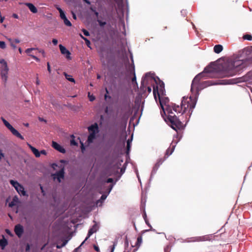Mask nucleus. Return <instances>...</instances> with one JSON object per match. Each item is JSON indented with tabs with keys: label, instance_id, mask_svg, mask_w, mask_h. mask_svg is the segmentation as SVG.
Instances as JSON below:
<instances>
[{
	"label": "nucleus",
	"instance_id": "obj_1",
	"mask_svg": "<svg viewBox=\"0 0 252 252\" xmlns=\"http://www.w3.org/2000/svg\"><path fill=\"white\" fill-rule=\"evenodd\" d=\"M252 63V58H249L245 60L237 61L231 63L222 69L217 71L212 65L206 67L203 71L198 74L193 79L191 86V91L195 90L198 94L199 91V83L202 79L213 77H228L236 75L239 70L249 63Z\"/></svg>",
	"mask_w": 252,
	"mask_h": 252
},
{
	"label": "nucleus",
	"instance_id": "obj_2",
	"mask_svg": "<svg viewBox=\"0 0 252 252\" xmlns=\"http://www.w3.org/2000/svg\"><path fill=\"white\" fill-rule=\"evenodd\" d=\"M149 74L150 73H147L145 74V77L142 78L141 83V89L144 90L145 84H147L148 82L151 83L152 82H155L157 85H153V94L156 99H157V94L160 99V95L164 94V84L158 77H157L158 81L156 78L153 77L148 78Z\"/></svg>",
	"mask_w": 252,
	"mask_h": 252
},
{
	"label": "nucleus",
	"instance_id": "obj_3",
	"mask_svg": "<svg viewBox=\"0 0 252 252\" xmlns=\"http://www.w3.org/2000/svg\"><path fill=\"white\" fill-rule=\"evenodd\" d=\"M198 95V94L195 93L193 96H184L183 97L181 103L182 104V107H184V112H186L187 110L189 109V115L191 114L193 109L196 105Z\"/></svg>",
	"mask_w": 252,
	"mask_h": 252
},
{
	"label": "nucleus",
	"instance_id": "obj_4",
	"mask_svg": "<svg viewBox=\"0 0 252 252\" xmlns=\"http://www.w3.org/2000/svg\"><path fill=\"white\" fill-rule=\"evenodd\" d=\"M168 113V115L167 117V121L170 123L171 127L177 130V129H183L184 127L183 124L178 119V118L175 116L173 112H172V110H167Z\"/></svg>",
	"mask_w": 252,
	"mask_h": 252
},
{
	"label": "nucleus",
	"instance_id": "obj_5",
	"mask_svg": "<svg viewBox=\"0 0 252 252\" xmlns=\"http://www.w3.org/2000/svg\"><path fill=\"white\" fill-rule=\"evenodd\" d=\"M0 69L1 79L5 84L7 79L8 68L6 61L4 59H0Z\"/></svg>",
	"mask_w": 252,
	"mask_h": 252
},
{
	"label": "nucleus",
	"instance_id": "obj_6",
	"mask_svg": "<svg viewBox=\"0 0 252 252\" xmlns=\"http://www.w3.org/2000/svg\"><path fill=\"white\" fill-rule=\"evenodd\" d=\"M98 229L97 224L95 223L89 230L87 237L85 240L82 243L80 246H81L87 241L89 237L94 233L96 232Z\"/></svg>",
	"mask_w": 252,
	"mask_h": 252
},
{
	"label": "nucleus",
	"instance_id": "obj_7",
	"mask_svg": "<svg viewBox=\"0 0 252 252\" xmlns=\"http://www.w3.org/2000/svg\"><path fill=\"white\" fill-rule=\"evenodd\" d=\"M211 236L210 235H205L200 237H195L192 238V242H200L211 240Z\"/></svg>",
	"mask_w": 252,
	"mask_h": 252
},
{
	"label": "nucleus",
	"instance_id": "obj_8",
	"mask_svg": "<svg viewBox=\"0 0 252 252\" xmlns=\"http://www.w3.org/2000/svg\"><path fill=\"white\" fill-rule=\"evenodd\" d=\"M59 48H60L61 53L63 55H65V57L66 59H67L68 60H70L71 59V57H70L71 53H70V52L68 50H67L66 48L65 47H64L63 45H62V44L59 45Z\"/></svg>",
	"mask_w": 252,
	"mask_h": 252
},
{
	"label": "nucleus",
	"instance_id": "obj_9",
	"mask_svg": "<svg viewBox=\"0 0 252 252\" xmlns=\"http://www.w3.org/2000/svg\"><path fill=\"white\" fill-rule=\"evenodd\" d=\"M172 109L177 113H182L183 114L186 112H184V107H182V104L181 103V106L176 105V104H172Z\"/></svg>",
	"mask_w": 252,
	"mask_h": 252
},
{
	"label": "nucleus",
	"instance_id": "obj_10",
	"mask_svg": "<svg viewBox=\"0 0 252 252\" xmlns=\"http://www.w3.org/2000/svg\"><path fill=\"white\" fill-rule=\"evenodd\" d=\"M52 146L55 149L58 151L59 152L63 154L65 153V150L57 142L53 141Z\"/></svg>",
	"mask_w": 252,
	"mask_h": 252
},
{
	"label": "nucleus",
	"instance_id": "obj_11",
	"mask_svg": "<svg viewBox=\"0 0 252 252\" xmlns=\"http://www.w3.org/2000/svg\"><path fill=\"white\" fill-rule=\"evenodd\" d=\"M64 170L63 169H62L59 171L56 172L55 174H53L54 179H57L59 182H61V179L63 178L64 177Z\"/></svg>",
	"mask_w": 252,
	"mask_h": 252
},
{
	"label": "nucleus",
	"instance_id": "obj_12",
	"mask_svg": "<svg viewBox=\"0 0 252 252\" xmlns=\"http://www.w3.org/2000/svg\"><path fill=\"white\" fill-rule=\"evenodd\" d=\"M88 130L90 133H92L94 134H96L99 132L98 126L97 123H94V124L91 125L90 126L88 127Z\"/></svg>",
	"mask_w": 252,
	"mask_h": 252
},
{
	"label": "nucleus",
	"instance_id": "obj_13",
	"mask_svg": "<svg viewBox=\"0 0 252 252\" xmlns=\"http://www.w3.org/2000/svg\"><path fill=\"white\" fill-rule=\"evenodd\" d=\"M1 120L3 122L4 125L8 128L11 132L16 135V129H15L6 120L3 118L1 117Z\"/></svg>",
	"mask_w": 252,
	"mask_h": 252
},
{
	"label": "nucleus",
	"instance_id": "obj_14",
	"mask_svg": "<svg viewBox=\"0 0 252 252\" xmlns=\"http://www.w3.org/2000/svg\"><path fill=\"white\" fill-rule=\"evenodd\" d=\"M17 192L24 196L26 195V192L24 190V188L18 182H17Z\"/></svg>",
	"mask_w": 252,
	"mask_h": 252
},
{
	"label": "nucleus",
	"instance_id": "obj_15",
	"mask_svg": "<svg viewBox=\"0 0 252 252\" xmlns=\"http://www.w3.org/2000/svg\"><path fill=\"white\" fill-rule=\"evenodd\" d=\"M28 145L36 158L40 157V152L37 149L32 146L30 144H28Z\"/></svg>",
	"mask_w": 252,
	"mask_h": 252
},
{
	"label": "nucleus",
	"instance_id": "obj_16",
	"mask_svg": "<svg viewBox=\"0 0 252 252\" xmlns=\"http://www.w3.org/2000/svg\"><path fill=\"white\" fill-rule=\"evenodd\" d=\"M175 149V146H172L168 148L166 151L164 158H167L170 155L172 154Z\"/></svg>",
	"mask_w": 252,
	"mask_h": 252
},
{
	"label": "nucleus",
	"instance_id": "obj_17",
	"mask_svg": "<svg viewBox=\"0 0 252 252\" xmlns=\"http://www.w3.org/2000/svg\"><path fill=\"white\" fill-rule=\"evenodd\" d=\"M27 6L28 7L29 9L33 13H36L37 12V8L34 6V5L31 3H27Z\"/></svg>",
	"mask_w": 252,
	"mask_h": 252
},
{
	"label": "nucleus",
	"instance_id": "obj_18",
	"mask_svg": "<svg viewBox=\"0 0 252 252\" xmlns=\"http://www.w3.org/2000/svg\"><path fill=\"white\" fill-rule=\"evenodd\" d=\"M23 232V228L21 224H17V236L20 237Z\"/></svg>",
	"mask_w": 252,
	"mask_h": 252
},
{
	"label": "nucleus",
	"instance_id": "obj_19",
	"mask_svg": "<svg viewBox=\"0 0 252 252\" xmlns=\"http://www.w3.org/2000/svg\"><path fill=\"white\" fill-rule=\"evenodd\" d=\"M7 244V240L2 235V239L0 240V247L1 248V249L3 250Z\"/></svg>",
	"mask_w": 252,
	"mask_h": 252
},
{
	"label": "nucleus",
	"instance_id": "obj_20",
	"mask_svg": "<svg viewBox=\"0 0 252 252\" xmlns=\"http://www.w3.org/2000/svg\"><path fill=\"white\" fill-rule=\"evenodd\" d=\"M222 50L223 47L220 44L216 45L214 47V51L217 54L220 53Z\"/></svg>",
	"mask_w": 252,
	"mask_h": 252
},
{
	"label": "nucleus",
	"instance_id": "obj_21",
	"mask_svg": "<svg viewBox=\"0 0 252 252\" xmlns=\"http://www.w3.org/2000/svg\"><path fill=\"white\" fill-rule=\"evenodd\" d=\"M95 134L92 133H90L87 139V142L89 144L93 143L94 140L95 138Z\"/></svg>",
	"mask_w": 252,
	"mask_h": 252
},
{
	"label": "nucleus",
	"instance_id": "obj_22",
	"mask_svg": "<svg viewBox=\"0 0 252 252\" xmlns=\"http://www.w3.org/2000/svg\"><path fill=\"white\" fill-rule=\"evenodd\" d=\"M128 72L131 74H134L135 73V69L134 65L133 64L130 65L128 68Z\"/></svg>",
	"mask_w": 252,
	"mask_h": 252
},
{
	"label": "nucleus",
	"instance_id": "obj_23",
	"mask_svg": "<svg viewBox=\"0 0 252 252\" xmlns=\"http://www.w3.org/2000/svg\"><path fill=\"white\" fill-rule=\"evenodd\" d=\"M142 242V236H139L137 239V242L135 244V246L137 248H139Z\"/></svg>",
	"mask_w": 252,
	"mask_h": 252
},
{
	"label": "nucleus",
	"instance_id": "obj_24",
	"mask_svg": "<svg viewBox=\"0 0 252 252\" xmlns=\"http://www.w3.org/2000/svg\"><path fill=\"white\" fill-rule=\"evenodd\" d=\"M64 73L65 78L67 80H68L69 81L71 82H74V83L75 82L74 79L71 76L67 75L66 73Z\"/></svg>",
	"mask_w": 252,
	"mask_h": 252
},
{
	"label": "nucleus",
	"instance_id": "obj_25",
	"mask_svg": "<svg viewBox=\"0 0 252 252\" xmlns=\"http://www.w3.org/2000/svg\"><path fill=\"white\" fill-rule=\"evenodd\" d=\"M38 50L37 48H28L26 50L25 52L30 56V55H32V52L33 50Z\"/></svg>",
	"mask_w": 252,
	"mask_h": 252
},
{
	"label": "nucleus",
	"instance_id": "obj_26",
	"mask_svg": "<svg viewBox=\"0 0 252 252\" xmlns=\"http://www.w3.org/2000/svg\"><path fill=\"white\" fill-rule=\"evenodd\" d=\"M10 45L14 49L16 47V39H8Z\"/></svg>",
	"mask_w": 252,
	"mask_h": 252
},
{
	"label": "nucleus",
	"instance_id": "obj_27",
	"mask_svg": "<svg viewBox=\"0 0 252 252\" xmlns=\"http://www.w3.org/2000/svg\"><path fill=\"white\" fill-rule=\"evenodd\" d=\"M166 159V158H164V157L163 158H161L159 159L156 164V166L159 167Z\"/></svg>",
	"mask_w": 252,
	"mask_h": 252
},
{
	"label": "nucleus",
	"instance_id": "obj_28",
	"mask_svg": "<svg viewBox=\"0 0 252 252\" xmlns=\"http://www.w3.org/2000/svg\"><path fill=\"white\" fill-rule=\"evenodd\" d=\"M15 205H16V196L13 197L12 201L8 204L9 207H12Z\"/></svg>",
	"mask_w": 252,
	"mask_h": 252
},
{
	"label": "nucleus",
	"instance_id": "obj_29",
	"mask_svg": "<svg viewBox=\"0 0 252 252\" xmlns=\"http://www.w3.org/2000/svg\"><path fill=\"white\" fill-rule=\"evenodd\" d=\"M81 37L85 40V43L88 47H90L91 42L86 37H83L81 34H80Z\"/></svg>",
	"mask_w": 252,
	"mask_h": 252
},
{
	"label": "nucleus",
	"instance_id": "obj_30",
	"mask_svg": "<svg viewBox=\"0 0 252 252\" xmlns=\"http://www.w3.org/2000/svg\"><path fill=\"white\" fill-rule=\"evenodd\" d=\"M63 20L64 24L66 26H68V27H71L72 26L71 22L67 19V18L63 19Z\"/></svg>",
	"mask_w": 252,
	"mask_h": 252
},
{
	"label": "nucleus",
	"instance_id": "obj_31",
	"mask_svg": "<svg viewBox=\"0 0 252 252\" xmlns=\"http://www.w3.org/2000/svg\"><path fill=\"white\" fill-rule=\"evenodd\" d=\"M243 38L251 41L252 40V36L248 34H245L243 36Z\"/></svg>",
	"mask_w": 252,
	"mask_h": 252
},
{
	"label": "nucleus",
	"instance_id": "obj_32",
	"mask_svg": "<svg viewBox=\"0 0 252 252\" xmlns=\"http://www.w3.org/2000/svg\"><path fill=\"white\" fill-rule=\"evenodd\" d=\"M97 22L98 23L99 25L101 27H104L106 24V22H103L99 19L97 20Z\"/></svg>",
	"mask_w": 252,
	"mask_h": 252
},
{
	"label": "nucleus",
	"instance_id": "obj_33",
	"mask_svg": "<svg viewBox=\"0 0 252 252\" xmlns=\"http://www.w3.org/2000/svg\"><path fill=\"white\" fill-rule=\"evenodd\" d=\"M6 47V44L5 42L0 41V48L1 49H5Z\"/></svg>",
	"mask_w": 252,
	"mask_h": 252
},
{
	"label": "nucleus",
	"instance_id": "obj_34",
	"mask_svg": "<svg viewBox=\"0 0 252 252\" xmlns=\"http://www.w3.org/2000/svg\"><path fill=\"white\" fill-rule=\"evenodd\" d=\"M105 90H106V94L104 95V99L105 100H107V98L110 99L111 98V97L108 95L109 92H108V91L107 90V89H106Z\"/></svg>",
	"mask_w": 252,
	"mask_h": 252
},
{
	"label": "nucleus",
	"instance_id": "obj_35",
	"mask_svg": "<svg viewBox=\"0 0 252 252\" xmlns=\"http://www.w3.org/2000/svg\"><path fill=\"white\" fill-rule=\"evenodd\" d=\"M142 209L143 210V217L144 220H146V219H147V215H146V211H145V207H142Z\"/></svg>",
	"mask_w": 252,
	"mask_h": 252
},
{
	"label": "nucleus",
	"instance_id": "obj_36",
	"mask_svg": "<svg viewBox=\"0 0 252 252\" xmlns=\"http://www.w3.org/2000/svg\"><path fill=\"white\" fill-rule=\"evenodd\" d=\"M88 96L89 97V99L91 101H93L95 99V97L93 95H90V93H89Z\"/></svg>",
	"mask_w": 252,
	"mask_h": 252
},
{
	"label": "nucleus",
	"instance_id": "obj_37",
	"mask_svg": "<svg viewBox=\"0 0 252 252\" xmlns=\"http://www.w3.org/2000/svg\"><path fill=\"white\" fill-rule=\"evenodd\" d=\"M82 32L84 33V34L85 35V36H89L90 35V33H89V32L87 31L85 29H83L82 30Z\"/></svg>",
	"mask_w": 252,
	"mask_h": 252
},
{
	"label": "nucleus",
	"instance_id": "obj_38",
	"mask_svg": "<svg viewBox=\"0 0 252 252\" xmlns=\"http://www.w3.org/2000/svg\"><path fill=\"white\" fill-rule=\"evenodd\" d=\"M60 14V17H61V18L63 20L65 19L66 18L64 12H61V13Z\"/></svg>",
	"mask_w": 252,
	"mask_h": 252
},
{
	"label": "nucleus",
	"instance_id": "obj_39",
	"mask_svg": "<svg viewBox=\"0 0 252 252\" xmlns=\"http://www.w3.org/2000/svg\"><path fill=\"white\" fill-rule=\"evenodd\" d=\"M17 137H18L22 140L24 139V137L18 131H17Z\"/></svg>",
	"mask_w": 252,
	"mask_h": 252
},
{
	"label": "nucleus",
	"instance_id": "obj_40",
	"mask_svg": "<svg viewBox=\"0 0 252 252\" xmlns=\"http://www.w3.org/2000/svg\"><path fill=\"white\" fill-rule=\"evenodd\" d=\"M10 183L12 185V186L16 189V181L11 180L10 181Z\"/></svg>",
	"mask_w": 252,
	"mask_h": 252
},
{
	"label": "nucleus",
	"instance_id": "obj_41",
	"mask_svg": "<svg viewBox=\"0 0 252 252\" xmlns=\"http://www.w3.org/2000/svg\"><path fill=\"white\" fill-rule=\"evenodd\" d=\"M30 56L34 60H35L36 62H39L40 60L37 57L34 56L33 55H30Z\"/></svg>",
	"mask_w": 252,
	"mask_h": 252
},
{
	"label": "nucleus",
	"instance_id": "obj_42",
	"mask_svg": "<svg viewBox=\"0 0 252 252\" xmlns=\"http://www.w3.org/2000/svg\"><path fill=\"white\" fill-rule=\"evenodd\" d=\"M70 144H71V145H74V146H77V143L73 139L71 140Z\"/></svg>",
	"mask_w": 252,
	"mask_h": 252
},
{
	"label": "nucleus",
	"instance_id": "obj_43",
	"mask_svg": "<svg viewBox=\"0 0 252 252\" xmlns=\"http://www.w3.org/2000/svg\"><path fill=\"white\" fill-rule=\"evenodd\" d=\"M116 245H117L116 243H114V244L112 246H111V252H114Z\"/></svg>",
	"mask_w": 252,
	"mask_h": 252
},
{
	"label": "nucleus",
	"instance_id": "obj_44",
	"mask_svg": "<svg viewBox=\"0 0 252 252\" xmlns=\"http://www.w3.org/2000/svg\"><path fill=\"white\" fill-rule=\"evenodd\" d=\"M113 179L112 178H108L105 181V183H113Z\"/></svg>",
	"mask_w": 252,
	"mask_h": 252
},
{
	"label": "nucleus",
	"instance_id": "obj_45",
	"mask_svg": "<svg viewBox=\"0 0 252 252\" xmlns=\"http://www.w3.org/2000/svg\"><path fill=\"white\" fill-rule=\"evenodd\" d=\"M30 245L29 244H27L26 245V252H29L30 251Z\"/></svg>",
	"mask_w": 252,
	"mask_h": 252
},
{
	"label": "nucleus",
	"instance_id": "obj_46",
	"mask_svg": "<svg viewBox=\"0 0 252 252\" xmlns=\"http://www.w3.org/2000/svg\"><path fill=\"white\" fill-rule=\"evenodd\" d=\"M52 43L54 45H56L58 44V40L56 39H53Z\"/></svg>",
	"mask_w": 252,
	"mask_h": 252
},
{
	"label": "nucleus",
	"instance_id": "obj_47",
	"mask_svg": "<svg viewBox=\"0 0 252 252\" xmlns=\"http://www.w3.org/2000/svg\"><path fill=\"white\" fill-rule=\"evenodd\" d=\"M130 140L128 139L127 141V150L128 151L130 148Z\"/></svg>",
	"mask_w": 252,
	"mask_h": 252
},
{
	"label": "nucleus",
	"instance_id": "obj_48",
	"mask_svg": "<svg viewBox=\"0 0 252 252\" xmlns=\"http://www.w3.org/2000/svg\"><path fill=\"white\" fill-rule=\"evenodd\" d=\"M66 243H67V242H66H66H63V243L62 244V246H59L57 245V248H58V249H60V248H61V247L64 246L66 245Z\"/></svg>",
	"mask_w": 252,
	"mask_h": 252
},
{
	"label": "nucleus",
	"instance_id": "obj_49",
	"mask_svg": "<svg viewBox=\"0 0 252 252\" xmlns=\"http://www.w3.org/2000/svg\"><path fill=\"white\" fill-rule=\"evenodd\" d=\"M39 152H40V155L43 154V155H46L47 154L46 151L44 150H42Z\"/></svg>",
	"mask_w": 252,
	"mask_h": 252
},
{
	"label": "nucleus",
	"instance_id": "obj_50",
	"mask_svg": "<svg viewBox=\"0 0 252 252\" xmlns=\"http://www.w3.org/2000/svg\"><path fill=\"white\" fill-rule=\"evenodd\" d=\"M47 69H48V71H49V73L51 72V67H50V64H49V63H47Z\"/></svg>",
	"mask_w": 252,
	"mask_h": 252
},
{
	"label": "nucleus",
	"instance_id": "obj_51",
	"mask_svg": "<svg viewBox=\"0 0 252 252\" xmlns=\"http://www.w3.org/2000/svg\"><path fill=\"white\" fill-rule=\"evenodd\" d=\"M94 249L96 251V252H99V247L97 246H95V245H94Z\"/></svg>",
	"mask_w": 252,
	"mask_h": 252
},
{
	"label": "nucleus",
	"instance_id": "obj_52",
	"mask_svg": "<svg viewBox=\"0 0 252 252\" xmlns=\"http://www.w3.org/2000/svg\"><path fill=\"white\" fill-rule=\"evenodd\" d=\"M145 220V221L146 223V224H147L149 226H150V227L151 228V227H152V226H151V225H150V223H149V222L148 220V219H146V220Z\"/></svg>",
	"mask_w": 252,
	"mask_h": 252
},
{
	"label": "nucleus",
	"instance_id": "obj_53",
	"mask_svg": "<svg viewBox=\"0 0 252 252\" xmlns=\"http://www.w3.org/2000/svg\"><path fill=\"white\" fill-rule=\"evenodd\" d=\"M145 220V221L146 223V224H147L149 226H150V227L151 228V227H152V226H151V225H150V223H149V222L148 220V219H146V220Z\"/></svg>",
	"mask_w": 252,
	"mask_h": 252
},
{
	"label": "nucleus",
	"instance_id": "obj_54",
	"mask_svg": "<svg viewBox=\"0 0 252 252\" xmlns=\"http://www.w3.org/2000/svg\"><path fill=\"white\" fill-rule=\"evenodd\" d=\"M107 196L105 194H102L101 196V199L104 200L106 199Z\"/></svg>",
	"mask_w": 252,
	"mask_h": 252
},
{
	"label": "nucleus",
	"instance_id": "obj_55",
	"mask_svg": "<svg viewBox=\"0 0 252 252\" xmlns=\"http://www.w3.org/2000/svg\"><path fill=\"white\" fill-rule=\"evenodd\" d=\"M81 150L82 151H83L85 150L84 145L82 142H81Z\"/></svg>",
	"mask_w": 252,
	"mask_h": 252
},
{
	"label": "nucleus",
	"instance_id": "obj_56",
	"mask_svg": "<svg viewBox=\"0 0 252 252\" xmlns=\"http://www.w3.org/2000/svg\"><path fill=\"white\" fill-rule=\"evenodd\" d=\"M132 75H133V77L132 78V82H134V81H136V75L135 74Z\"/></svg>",
	"mask_w": 252,
	"mask_h": 252
},
{
	"label": "nucleus",
	"instance_id": "obj_57",
	"mask_svg": "<svg viewBox=\"0 0 252 252\" xmlns=\"http://www.w3.org/2000/svg\"><path fill=\"white\" fill-rule=\"evenodd\" d=\"M39 84H40V81H39V79H38V77L37 76V77H36V84L37 85H39Z\"/></svg>",
	"mask_w": 252,
	"mask_h": 252
},
{
	"label": "nucleus",
	"instance_id": "obj_58",
	"mask_svg": "<svg viewBox=\"0 0 252 252\" xmlns=\"http://www.w3.org/2000/svg\"><path fill=\"white\" fill-rule=\"evenodd\" d=\"M0 23H2L3 22V20L4 19V17H0Z\"/></svg>",
	"mask_w": 252,
	"mask_h": 252
},
{
	"label": "nucleus",
	"instance_id": "obj_59",
	"mask_svg": "<svg viewBox=\"0 0 252 252\" xmlns=\"http://www.w3.org/2000/svg\"><path fill=\"white\" fill-rule=\"evenodd\" d=\"M39 52L42 53V55H43V56L44 57H45V52L43 50H40Z\"/></svg>",
	"mask_w": 252,
	"mask_h": 252
},
{
	"label": "nucleus",
	"instance_id": "obj_60",
	"mask_svg": "<svg viewBox=\"0 0 252 252\" xmlns=\"http://www.w3.org/2000/svg\"><path fill=\"white\" fill-rule=\"evenodd\" d=\"M113 185H110V187H109V189H108V192H110V191L111 190V189H112V188H113Z\"/></svg>",
	"mask_w": 252,
	"mask_h": 252
},
{
	"label": "nucleus",
	"instance_id": "obj_61",
	"mask_svg": "<svg viewBox=\"0 0 252 252\" xmlns=\"http://www.w3.org/2000/svg\"><path fill=\"white\" fill-rule=\"evenodd\" d=\"M147 90H148V92L150 93L152 91V89L151 88V87H147Z\"/></svg>",
	"mask_w": 252,
	"mask_h": 252
},
{
	"label": "nucleus",
	"instance_id": "obj_62",
	"mask_svg": "<svg viewBox=\"0 0 252 252\" xmlns=\"http://www.w3.org/2000/svg\"><path fill=\"white\" fill-rule=\"evenodd\" d=\"M3 157H4V154L0 152V159H1Z\"/></svg>",
	"mask_w": 252,
	"mask_h": 252
},
{
	"label": "nucleus",
	"instance_id": "obj_63",
	"mask_svg": "<svg viewBox=\"0 0 252 252\" xmlns=\"http://www.w3.org/2000/svg\"><path fill=\"white\" fill-rule=\"evenodd\" d=\"M57 9L58 10V11H59L60 12V14L61 13V12H63V10L60 8V7H58L57 8Z\"/></svg>",
	"mask_w": 252,
	"mask_h": 252
},
{
	"label": "nucleus",
	"instance_id": "obj_64",
	"mask_svg": "<svg viewBox=\"0 0 252 252\" xmlns=\"http://www.w3.org/2000/svg\"><path fill=\"white\" fill-rule=\"evenodd\" d=\"M6 232L8 234H11L10 231L9 230H8V229H6Z\"/></svg>",
	"mask_w": 252,
	"mask_h": 252
}]
</instances>
